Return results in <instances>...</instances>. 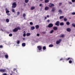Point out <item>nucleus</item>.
Returning a JSON list of instances; mask_svg holds the SVG:
<instances>
[{
  "label": "nucleus",
  "mask_w": 75,
  "mask_h": 75,
  "mask_svg": "<svg viewBox=\"0 0 75 75\" xmlns=\"http://www.w3.org/2000/svg\"><path fill=\"white\" fill-rule=\"evenodd\" d=\"M16 69H17L14 68L13 69V71H16Z\"/></svg>",
  "instance_id": "47"
},
{
  "label": "nucleus",
  "mask_w": 75,
  "mask_h": 75,
  "mask_svg": "<svg viewBox=\"0 0 75 75\" xmlns=\"http://www.w3.org/2000/svg\"><path fill=\"white\" fill-rule=\"evenodd\" d=\"M69 4H72V3H71V2H69Z\"/></svg>",
  "instance_id": "55"
},
{
  "label": "nucleus",
  "mask_w": 75,
  "mask_h": 75,
  "mask_svg": "<svg viewBox=\"0 0 75 75\" xmlns=\"http://www.w3.org/2000/svg\"><path fill=\"white\" fill-rule=\"evenodd\" d=\"M2 75H7V73H4Z\"/></svg>",
  "instance_id": "48"
},
{
  "label": "nucleus",
  "mask_w": 75,
  "mask_h": 75,
  "mask_svg": "<svg viewBox=\"0 0 75 75\" xmlns=\"http://www.w3.org/2000/svg\"><path fill=\"white\" fill-rule=\"evenodd\" d=\"M16 72H17V70H16Z\"/></svg>",
  "instance_id": "60"
},
{
  "label": "nucleus",
  "mask_w": 75,
  "mask_h": 75,
  "mask_svg": "<svg viewBox=\"0 0 75 75\" xmlns=\"http://www.w3.org/2000/svg\"><path fill=\"white\" fill-rule=\"evenodd\" d=\"M6 21L7 23H8V22L10 21H9V19H6Z\"/></svg>",
  "instance_id": "26"
},
{
  "label": "nucleus",
  "mask_w": 75,
  "mask_h": 75,
  "mask_svg": "<svg viewBox=\"0 0 75 75\" xmlns=\"http://www.w3.org/2000/svg\"><path fill=\"white\" fill-rule=\"evenodd\" d=\"M53 46H54V45H53L51 44V45H49V47H53Z\"/></svg>",
  "instance_id": "28"
},
{
  "label": "nucleus",
  "mask_w": 75,
  "mask_h": 75,
  "mask_svg": "<svg viewBox=\"0 0 75 75\" xmlns=\"http://www.w3.org/2000/svg\"><path fill=\"white\" fill-rule=\"evenodd\" d=\"M55 11V8L54 7H53L52 8V9L51 10V11L54 12Z\"/></svg>",
  "instance_id": "13"
},
{
  "label": "nucleus",
  "mask_w": 75,
  "mask_h": 75,
  "mask_svg": "<svg viewBox=\"0 0 75 75\" xmlns=\"http://www.w3.org/2000/svg\"><path fill=\"white\" fill-rule=\"evenodd\" d=\"M59 12L60 14H62V12L61 10H59Z\"/></svg>",
  "instance_id": "20"
},
{
  "label": "nucleus",
  "mask_w": 75,
  "mask_h": 75,
  "mask_svg": "<svg viewBox=\"0 0 75 75\" xmlns=\"http://www.w3.org/2000/svg\"><path fill=\"white\" fill-rule=\"evenodd\" d=\"M47 18H48L49 17V15H47Z\"/></svg>",
  "instance_id": "57"
},
{
  "label": "nucleus",
  "mask_w": 75,
  "mask_h": 75,
  "mask_svg": "<svg viewBox=\"0 0 75 75\" xmlns=\"http://www.w3.org/2000/svg\"><path fill=\"white\" fill-rule=\"evenodd\" d=\"M62 41V40L61 39H60L59 40H58L56 41V43L57 44H59L60 42H61V41Z\"/></svg>",
  "instance_id": "4"
},
{
  "label": "nucleus",
  "mask_w": 75,
  "mask_h": 75,
  "mask_svg": "<svg viewBox=\"0 0 75 75\" xmlns=\"http://www.w3.org/2000/svg\"><path fill=\"white\" fill-rule=\"evenodd\" d=\"M60 37H62V38H63L64 37V35H62L61 36H60Z\"/></svg>",
  "instance_id": "31"
},
{
  "label": "nucleus",
  "mask_w": 75,
  "mask_h": 75,
  "mask_svg": "<svg viewBox=\"0 0 75 75\" xmlns=\"http://www.w3.org/2000/svg\"><path fill=\"white\" fill-rule=\"evenodd\" d=\"M45 20H46V19H47V17H45Z\"/></svg>",
  "instance_id": "58"
},
{
  "label": "nucleus",
  "mask_w": 75,
  "mask_h": 75,
  "mask_svg": "<svg viewBox=\"0 0 75 75\" xmlns=\"http://www.w3.org/2000/svg\"><path fill=\"white\" fill-rule=\"evenodd\" d=\"M24 33H25V31H24Z\"/></svg>",
  "instance_id": "62"
},
{
  "label": "nucleus",
  "mask_w": 75,
  "mask_h": 75,
  "mask_svg": "<svg viewBox=\"0 0 75 75\" xmlns=\"http://www.w3.org/2000/svg\"><path fill=\"white\" fill-rule=\"evenodd\" d=\"M54 33V30H51L50 32V34H52V33Z\"/></svg>",
  "instance_id": "27"
},
{
  "label": "nucleus",
  "mask_w": 75,
  "mask_h": 75,
  "mask_svg": "<svg viewBox=\"0 0 75 75\" xmlns=\"http://www.w3.org/2000/svg\"><path fill=\"white\" fill-rule=\"evenodd\" d=\"M43 49L44 50H45L46 49V47H45V46H43Z\"/></svg>",
  "instance_id": "35"
},
{
  "label": "nucleus",
  "mask_w": 75,
  "mask_h": 75,
  "mask_svg": "<svg viewBox=\"0 0 75 75\" xmlns=\"http://www.w3.org/2000/svg\"><path fill=\"white\" fill-rule=\"evenodd\" d=\"M18 31V29L17 28H15L13 30V32H17V31Z\"/></svg>",
  "instance_id": "7"
},
{
  "label": "nucleus",
  "mask_w": 75,
  "mask_h": 75,
  "mask_svg": "<svg viewBox=\"0 0 75 75\" xmlns=\"http://www.w3.org/2000/svg\"><path fill=\"white\" fill-rule=\"evenodd\" d=\"M9 37H12V36H13V34L11 33H10L9 35Z\"/></svg>",
  "instance_id": "33"
},
{
  "label": "nucleus",
  "mask_w": 75,
  "mask_h": 75,
  "mask_svg": "<svg viewBox=\"0 0 75 75\" xmlns=\"http://www.w3.org/2000/svg\"><path fill=\"white\" fill-rule=\"evenodd\" d=\"M7 14V15H8V16H10V13H8Z\"/></svg>",
  "instance_id": "52"
},
{
  "label": "nucleus",
  "mask_w": 75,
  "mask_h": 75,
  "mask_svg": "<svg viewBox=\"0 0 75 75\" xmlns=\"http://www.w3.org/2000/svg\"><path fill=\"white\" fill-rule=\"evenodd\" d=\"M30 35H31V33H27L26 34V36H27V37L28 36H30Z\"/></svg>",
  "instance_id": "14"
},
{
  "label": "nucleus",
  "mask_w": 75,
  "mask_h": 75,
  "mask_svg": "<svg viewBox=\"0 0 75 75\" xmlns=\"http://www.w3.org/2000/svg\"><path fill=\"white\" fill-rule=\"evenodd\" d=\"M17 44H20V41H19V40H18L17 41Z\"/></svg>",
  "instance_id": "39"
},
{
  "label": "nucleus",
  "mask_w": 75,
  "mask_h": 75,
  "mask_svg": "<svg viewBox=\"0 0 75 75\" xmlns=\"http://www.w3.org/2000/svg\"><path fill=\"white\" fill-rule=\"evenodd\" d=\"M49 10V7L48 6H46L45 8V10Z\"/></svg>",
  "instance_id": "11"
},
{
  "label": "nucleus",
  "mask_w": 75,
  "mask_h": 75,
  "mask_svg": "<svg viewBox=\"0 0 75 75\" xmlns=\"http://www.w3.org/2000/svg\"><path fill=\"white\" fill-rule=\"evenodd\" d=\"M17 15H19V14H20V12H17Z\"/></svg>",
  "instance_id": "45"
},
{
  "label": "nucleus",
  "mask_w": 75,
  "mask_h": 75,
  "mask_svg": "<svg viewBox=\"0 0 75 75\" xmlns=\"http://www.w3.org/2000/svg\"><path fill=\"white\" fill-rule=\"evenodd\" d=\"M25 16H26V15H25V14L23 13V17H24V18L25 19Z\"/></svg>",
  "instance_id": "24"
},
{
  "label": "nucleus",
  "mask_w": 75,
  "mask_h": 75,
  "mask_svg": "<svg viewBox=\"0 0 75 75\" xmlns=\"http://www.w3.org/2000/svg\"><path fill=\"white\" fill-rule=\"evenodd\" d=\"M48 28H51L53 27V24L52 23H50L48 25Z\"/></svg>",
  "instance_id": "3"
},
{
  "label": "nucleus",
  "mask_w": 75,
  "mask_h": 75,
  "mask_svg": "<svg viewBox=\"0 0 75 75\" xmlns=\"http://www.w3.org/2000/svg\"><path fill=\"white\" fill-rule=\"evenodd\" d=\"M56 25H57V26H59V21H57L56 22L55 24Z\"/></svg>",
  "instance_id": "8"
},
{
  "label": "nucleus",
  "mask_w": 75,
  "mask_h": 75,
  "mask_svg": "<svg viewBox=\"0 0 75 75\" xmlns=\"http://www.w3.org/2000/svg\"><path fill=\"white\" fill-rule=\"evenodd\" d=\"M63 60V58H61L59 60V61H62Z\"/></svg>",
  "instance_id": "49"
},
{
  "label": "nucleus",
  "mask_w": 75,
  "mask_h": 75,
  "mask_svg": "<svg viewBox=\"0 0 75 75\" xmlns=\"http://www.w3.org/2000/svg\"><path fill=\"white\" fill-rule=\"evenodd\" d=\"M1 31H3L4 30H3L1 29Z\"/></svg>",
  "instance_id": "56"
},
{
  "label": "nucleus",
  "mask_w": 75,
  "mask_h": 75,
  "mask_svg": "<svg viewBox=\"0 0 75 75\" xmlns=\"http://www.w3.org/2000/svg\"><path fill=\"white\" fill-rule=\"evenodd\" d=\"M37 48L39 51H40L42 50V47L40 46H37Z\"/></svg>",
  "instance_id": "6"
},
{
  "label": "nucleus",
  "mask_w": 75,
  "mask_h": 75,
  "mask_svg": "<svg viewBox=\"0 0 75 75\" xmlns=\"http://www.w3.org/2000/svg\"><path fill=\"white\" fill-rule=\"evenodd\" d=\"M22 45L23 47H25V43H23L22 44Z\"/></svg>",
  "instance_id": "19"
},
{
  "label": "nucleus",
  "mask_w": 75,
  "mask_h": 75,
  "mask_svg": "<svg viewBox=\"0 0 75 75\" xmlns=\"http://www.w3.org/2000/svg\"><path fill=\"white\" fill-rule=\"evenodd\" d=\"M69 59H70V60H71V59H72L70 58V57H69L66 59L67 61H68Z\"/></svg>",
  "instance_id": "16"
},
{
  "label": "nucleus",
  "mask_w": 75,
  "mask_h": 75,
  "mask_svg": "<svg viewBox=\"0 0 75 75\" xmlns=\"http://www.w3.org/2000/svg\"><path fill=\"white\" fill-rule=\"evenodd\" d=\"M64 21H67V19L66 18H64Z\"/></svg>",
  "instance_id": "36"
},
{
  "label": "nucleus",
  "mask_w": 75,
  "mask_h": 75,
  "mask_svg": "<svg viewBox=\"0 0 75 75\" xmlns=\"http://www.w3.org/2000/svg\"><path fill=\"white\" fill-rule=\"evenodd\" d=\"M5 57L6 58H8V56L7 55H5Z\"/></svg>",
  "instance_id": "30"
},
{
  "label": "nucleus",
  "mask_w": 75,
  "mask_h": 75,
  "mask_svg": "<svg viewBox=\"0 0 75 75\" xmlns=\"http://www.w3.org/2000/svg\"><path fill=\"white\" fill-rule=\"evenodd\" d=\"M35 7V6H32L31 7L30 9L31 10H34Z\"/></svg>",
  "instance_id": "12"
},
{
  "label": "nucleus",
  "mask_w": 75,
  "mask_h": 75,
  "mask_svg": "<svg viewBox=\"0 0 75 75\" xmlns=\"http://www.w3.org/2000/svg\"><path fill=\"white\" fill-rule=\"evenodd\" d=\"M36 29H38L39 28V25H36L35 26Z\"/></svg>",
  "instance_id": "18"
},
{
  "label": "nucleus",
  "mask_w": 75,
  "mask_h": 75,
  "mask_svg": "<svg viewBox=\"0 0 75 75\" xmlns=\"http://www.w3.org/2000/svg\"><path fill=\"white\" fill-rule=\"evenodd\" d=\"M55 5H54V4L50 3L49 4V7H53V6H54Z\"/></svg>",
  "instance_id": "5"
},
{
  "label": "nucleus",
  "mask_w": 75,
  "mask_h": 75,
  "mask_svg": "<svg viewBox=\"0 0 75 75\" xmlns=\"http://www.w3.org/2000/svg\"><path fill=\"white\" fill-rule=\"evenodd\" d=\"M43 34H45L46 32H42V33Z\"/></svg>",
  "instance_id": "54"
},
{
  "label": "nucleus",
  "mask_w": 75,
  "mask_h": 75,
  "mask_svg": "<svg viewBox=\"0 0 75 75\" xmlns=\"http://www.w3.org/2000/svg\"><path fill=\"white\" fill-rule=\"evenodd\" d=\"M64 16H60L59 17V19L61 20V19H62V18H64Z\"/></svg>",
  "instance_id": "25"
},
{
  "label": "nucleus",
  "mask_w": 75,
  "mask_h": 75,
  "mask_svg": "<svg viewBox=\"0 0 75 75\" xmlns=\"http://www.w3.org/2000/svg\"><path fill=\"white\" fill-rule=\"evenodd\" d=\"M72 61L70 60L69 61V64H71V63H72Z\"/></svg>",
  "instance_id": "42"
},
{
  "label": "nucleus",
  "mask_w": 75,
  "mask_h": 75,
  "mask_svg": "<svg viewBox=\"0 0 75 75\" xmlns=\"http://www.w3.org/2000/svg\"><path fill=\"white\" fill-rule=\"evenodd\" d=\"M12 8H16L17 7V4L16 2H14L12 4Z\"/></svg>",
  "instance_id": "1"
},
{
  "label": "nucleus",
  "mask_w": 75,
  "mask_h": 75,
  "mask_svg": "<svg viewBox=\"0 0 75 75\" xmlns=\"http://www.w3.org/2000/svg\"><path fill=\"white\" fill-rule=\"evenodd\" d=\"M71 1L73 3H74L75 2V0H71Z\"/></svg>",
  "instance_id": "44"
},
{
  "label": "nucleus",
  "mask_w": 75,
  "mask_h": 75,
  "mask_svg": "<svg viewBox=\"0 0 75 75\" xmlns=\"http://www.w3.org/2000/svg\"><path fill=\"white\" fill-rule=\"evenodd\" d=\"M12 11L13 12V13H14L15 12V10L14 9H12Z\"/></svg>",
  "instance_id": "37"
},
{
  "label": "nucleus",
  "mask_w": 75,
  "mask_h": 75,
  "mask_svg": "<svg viewBox=\"0 0 75 75\" xmlns=\"http://www.w3.org/2000/svg\"><path fill=\"white\" fill-rule=\"evenodd\" d=\"M72 25L73 27H74L75 28V23H72Z\"/></svg>",
  "instance_id": "32"
},
{
  "label": "nucleus",
  "mask_w": 75,
  "mask_h": 75,
  "mask_svg": "<svg viewBox=\"0 0 75 75\" xmlns=\"http://www.w3.org/2000/svg\"><path fill=\"white\" fill-rule=\"evenodd\" d=\"M42 4H40L39 5V6L40 7H41V6H42Z\"/></svg>",
  "instance_id": "51"
},
{
  "label": "nucleus",
  "mask_w": 75,
  "mask_h": 75,
  "mask_svg": "<svg viewBox=\"0 0 75 75\" xmlns=\"http://www.w3.org/2000/svg\"><path fill=\"white\" fill-rule=\"evenodd\" d=\"M72 15H75V12H73L72 13Z\"/></svg>",
  "instance_id": "46"
},
{
  "label": "nucleus",
  "mask_w": 75,
  "mask_h": 75,
  "mask_svg": "<svg viewBox=\"0 0 75 75\" xmlns=\"http://www.w3.org/2000/svg\"><path fill=\"white\" fill-rule=\"evenodd\" d=\"M5 11H6V13H10V11L8 10V9L7 8L5 9Z\"/></svg>",
  "instance_id": "9"
},
{
  "label": "nucleus",
  "mask_w": 75,
  "mask_h": 75,
  "mask_svg": "<svg viewBox=\"0 0 75 75\" xmlns=\"http://www.w3.org/2000/svg\"><path fill=\"white\" fill-rule=\"evenodd\" d=\"M47 22L48 23H49V22H50V20L48 19V20L47 21Z\"/></svg>",
  "instance_id": "53"
},
{
  "label": "nucleus",
  "mask_w": 75,
  "mask_h": 75,
  "mask_svg": "<svg viewBox=\"0 0 75 75\" xmlns=\"http://www.w3.org/2000/svg\"><path fill=\"white\" fill-rule=\"evenodd\" d=\"M3 45H0V48H3Z\"/></svg>",
  "instance_id": "43"
},
{
  "label": "nucleus",
  "mask_w": 75,
  "mask_h": 75,
  "mask_svg": "<svg viewBox=\"0 0 75 75\" xmlns=\"http://www.w3.org/2000/svg\"><path fill=\"white\" fill-rule=\"evenodd\" d=\"M40 0V1H42V0Z\"/></svg>",
  "instance_id": "61"
},
{
  "label": "nucleus",
  "mask_w": 75,
  "mask_h": 75,
  "mask_svg": "<svg viewBox=\"0 0 75 75\" xmlns=\"http://www.w3.org/2000/svg\"><path fill=\"white\" fill-rule=\"evenodd\" d=\"M62 2L59 3V6H61V5H62Z\"/></svg>",
  "instance_id": "34"
},
{
  "label": "nucleus",
  "mask_w": 75,
  "mask_h": 75,
  "mask_svg": "<svg viewBox=\"0 0 75 75\" xmlns=\"http://www.w3.org/2000/svg\"><path fill=\"white\" fill-rule=\"evenodd\" d=\"M67 31L68 32H70V31H71V29L70 28H67Z\"/></svg>",
  "instance_id": "10"
},
{
  "label": "nucleus",
  "mask_w": 75,
  "mask_h": 75,
  "mask_svg": "<svg viewBox=\"0 0 75 75\" xmlns=\"http://www.w3.org/2000/svg\"><path fill=\"white\" fill-rule=\"evenodd\" d=\"M17 28L18 29V30H21V28H20V27H17Z\"/></svg>",
  "instance_id": "38"
},
{
  "label": "nucleus",
  "mask_w": 75,
  "mask_h": 75,
  "mask_svg": "<svg viewBox=\"0 0 75 75\" xmlns=\"http://www.w3.org/2000/svg\"><path fill=\"white\" fill-rule=\"evenodd\" d=\"M31 28L32 30H33L35 29V27L34 26H32L31 27Z\"/></svg>",
  "instance_id": "17"
},
{
  "label": "nucleus",
  "mask_w": 75,
  "mask_h": 75,
  "mask_svg": "<svg viewBox=\"0 0 75 75\" xmlns=\"http://www.w3.org/2000/svg\"><path fill=\"white\" fill-rule=\"evenodd\" d=\"M37 36H40V34L39 33H38L37 34Z\"/></svg>",
  "instance_id": "50"
},
{
  "label": "nucleus",
  "mask_w": 75,
  "mask_h": 75,
  "mask_svg": "<svg viewBox=\"0 0 75 75\" xmlns=\"http://www.w3.org/2000/svg\"><path fill=\"white\" fill-rule=\"evenodd\" d=\"M10 75H12V74H11Z\"/></svg>",
  "instance_id": "63"
},
{
  "label": "nucleus",
  "mask_w": 75,
  "mask_h": 75,
  "mask_svg": "<svg viewBox=\"0 0 75 75\" xmlns=\"http://www.w3.org/2000/svg\"><path fill=\"white\" fill-rule=\"evenodd\" d=\"M23 40H25V38H23Z\"/></svg>",
  "instance_id": "59"
},
{
  "label": "nucleus",
  "mask_w": 75,
  "mask_h": 75,
  "mask_svg": "<svg viewBox=\"0 0 75 75\" xmlns=\"http://www.w3.org/2000/svg\"><path fill=\"white\" fill-rule=\"evenodd\" d=\"M30 25H33V23L32 22H30Z\"/></svg>",
  "instance_id": "41"
},
{
  "label": "nucleus",
  "mask_w": 75,
  "mask_h": 75,
  "mask_svg": "<svg viewBox=\"0 0 75 75\" xmlns=\"http://www.w3.org/2000/svg\"><path fill=\"white\" fill-rule=\"evenodd\" d=\"M26 36V34H25V33H24L23 34V37H25Z\"/></svg>",
  "instance_id": "40"
},
{
  "label": "nucleus",
  "mask_w": 75,
  "mask_h": 75,
  "mask_svg": "<svg viewBox=\"0 0 75 75\" xmlns=\"http://www.w3.org/2000/svg\"><path fill=\"white\" fill-rule=\"evenodd\" d=\"M29 1V0H25V3H27Z\"/></svg>",
  "instance_id": "23"
},
{
  "label": "nucleus",
  "mask_w": 75,
  "mask_h": 75,
  "mask_svg": "<svg viewBox=\"0 0 75 75\" xmlns=\"http://www.w3.org/2000/svg\"><path fill=\"white\" fill-rule=\"evenodd\" d=\"M64 23L63 22H61L60 23V25H64Z\"/></svg>",
  "instance_id": "21"
},
{
  "label": "nucleus",
  "mask_w": 75,
  "mask_h": 75,
  "mask_svg": "<svg viewBox=\"0 0 75 75\" xmlns=\"http://www.w3.org/2000/svg\"><path fill=\"white\" fill-rule=\"evenodd\" d=\"M0 72H6V69H0Z\"/></svg>",
  "instance_id": "2"
},
{
  "label": "nucleus",
  "mask_w": 75,
  "mask_h": 75,
  "mask_svg": "<svg viewBox=\"0 0 75 75\" xmlns=\"http://www.w3.org/2000/svg\"><path fill=\"white\" fill-rule=\"evenodd\" d=\"M53 29L54 30H57L58 28L57 27H54L53 28Z\"/></svg>",
  "instance_id": "15"
},
{
  "label": "nucleus",
  "mask_w": 75,
  "mask_h": 75,
  "mask_svg": "<svg viewBox=\"0 0 75 75\" xmlns=\"http://www.w3.org/2000/svg\"><path fill=\"white\" fill-rule=\"evenodd\" d=\"M66 24L67 25H69L70 24V23H69V22H66Z\"/></svg>",
  "instance_id": "29"
},
{
  "label": "nucleus",
  "mask_w": 75,
  "mask_h": 75,
  "mask_svg": "<svg viewBox=\"0 0 75 75\" xmlns=\"http://www.w3.org/2000/svg\"><path fill=\"white\" fill-rule=\"evenodd\" d=\"M45 3H47L49 2V0H45Z\"/></svg>",
  "instance_id": "22"
}]
</instances>
